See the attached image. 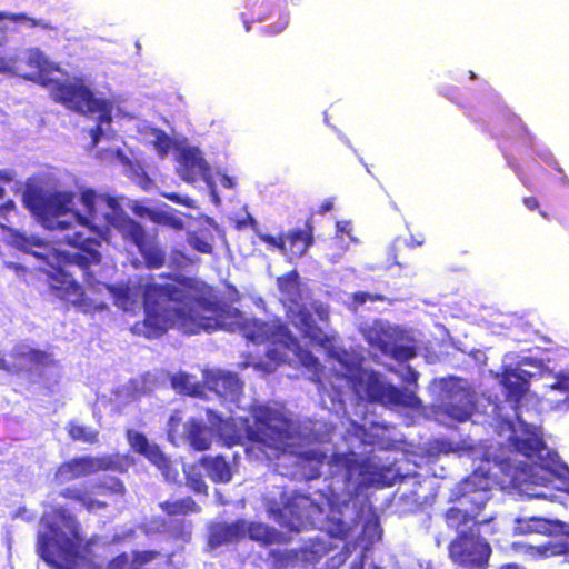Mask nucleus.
I'll use <instances>...</instances> for the list:
<instances>
[{
  "instance_id": "nucleus-49",
  "label": "nucleus",
  "mask_w": 569,
  "mask_h": 569,
  "mask_svg": "<svg viewBox=\"0 0 569 569\" xmlns=\"http://www.w3.org/2000/svg\"><path fill=\"white\" fill-rule=\"evenodd\" d=\"M73 439L82 440L87 443H97L99 440V432L97 430L87 429L84 427L73 426Z\"/></svg>"
},
{
  "instance_id": "nucleus-39",
  "label": "nucleus",
  "mask_w": 569,
  "mask_h": 569,
  "mask_svg": "<svg viewBox=\"0 0 569 569\" xmlns=\"http://www.w3.org/2000/svg\"><path fill=\"white\" fill-rule=\"evenodd\" d=\"M297 550H271L269 552V560L272 569H287L298 560Z\"/></svg>"
},
{
  "instance_id": "nucleus-42",
  "label": "nucleus",
  "mask_w": 569,
  "mask_h": 569,
  "mask_svg": "<svg viewBox=\"0 0 569 569\" xmlns=\"http://www.w3.org/2000/svg\"><path fill=\"white\" fill-rule=\"evenodd\" d=\"M327 531L333 538L346 540L350 536L351 527L342 519L331 517L327 520Z\"/></svg>"
},
{
  "instance_id": "nucleus-30",
  "label": "nucleus",
  "mask_w": 569,
  "mask_h": 569,
  "mask_svg": "<svg viewBox=\"0 0 569 569\" xmlns=\"http://www.w3.org/2000/svg\"><path fill=\"white\" fill-rule=\"evenodd\" d=\"M199 463L214 483H227L232 479L230 465L221 455L214 457L203 456L200 458Z\"/></svg>"
},
{
  "instance_id": "nucleus-44",
  "label": "nucleus",
  "mask_w": 569,
  "mask_h": 569,
  "mask_svg": "<svg viewBox=\"0 0 569 569\" xmlns=\"http://www.w3.org/2000/svg\"><path fill=\"white\" fill-rule=\"evenodd\" d=\"M386 300H387L386 296H383L381 293H369V292H365V291H357V292H353L350 297V307L353 310H357L359 307H361L362 305H365L368 301H370V302L381 301L382 302Z\"/></svg>"
},
{
  "instance_id": "nucleus-54",
  "label": "nucleus",
  "mask_w": 569,
  "mask_h": 569,
  "mask_svg": "<svg viewBox=\"0 0 569 569\" xmlns=\"http://www.w3.org/2000/svg\"><path fill=\"white\" fill-rule=\"evenodd\" d=\"M435 448L438 450V452H443V453L453 451V447H452L451 442L443 440V439L436 440Z\"/></svg>"
},
{
  "instance_id": "nucleus-21",
  "label": "nucleus",
  "mask_w": 569,
  "mask_h": 569,
  "mask_svg": "<svg viewBox=\"0 0 569 569\" xmlns=\"http://www.w3.org/2000/svg\"><path fill=\"white\" fill-rule=\"evenodd\" d=\"M532 375L523 369H505L501 375V385L505 390L506 400L513 403L517 409L529 390Z\"/></svg>"
},
{
  "instance_id": "nucleus-56",
  "label": "nucleus",
  "mask_w": 569,
  "mask_h": 569,
  "mask_svg": "<svg viewBox=\"0 0 569 569\" xmlns=\"http://www.w3.org/2000/svg\"><path fill=\"white\" fill-rule=\"evenodd\" d=\"M335 200L333 198H327L322 201V203L318 208V213L325 214L333 209Z\"/></svg>"
},
{
  "instance_id": "nucleus-61",
  "label": "nucleus",
  "mask_w": 569,
  "mask_h": 569,
  "mask_svg": "<svg viewBox=\"0 0 569 569\" xmlns=\"http://www.w3.org/2000/svg\"><path fill=\"white\" fill-rule=\"evenodd\" d=\"M72 288H73V296H78L81 293V286L79 283H77L74 280H73Z\"/></svg>"
},
{
  "instance_id": "nucleus-6",
  "label": "nucleus",
  "mask_w": 569,
  "mask_h": 569,
  "mask_svg": "<svg viewBox=\"0 0 569 569\" xmlns=\"http://www.w3.org/2000/svg\"><path fill=\"white\" fill-rule=\"evenodd\" d=\"M490 489V480L486 475L475 471L463 481L460 505L463 508L450 507L445 512V520L449 528L458 531H467L468 528H480L482 523L488 522L487 519L478 520L477 516L483 509L488 497L487 491Z\"/></svg>"
},
{
  "instance_id": "nucleus-10",
  "label": "nucleus",
  "mask_w": 569,
  "mask_h": 569,
  "mask_svg": "<svg viewBox=\"0 0 569 569\" xmlns=\"http://www.w3.org/2000/svg\"><path fill=\"white\" fill-rule=\"evenodd\" d=\"M243 8L244 11L240 13V18L248 32L252 23L262 22L272 17L277 18L276 22L261 28L264 36L279 34L289 24L286 0H244Z\"/></svg>"
},
{
  "instance_id": "nucleus-64",
  "label": "nucleus",
  "mask_w": 569,
  "mask_h": 569,
  "mask_svg": "<svg viewBox=\"0 0 569 569\" xmlns=\"http://www.w3.org/2000/svg\"><path fill=\"white\" fill-rule=\"evenodd\" d=\"M539 214L545 218V219H549V214L548 212L543 211V210H539Z\"/></svg>"
},
{
  "instance_id": "nucleus-40",
  "label": "nucleus",
  "mask_w": 569,
  "mask_h": 569,
  "mask_svg": "<svg viewBox=\"0 0 569 569\" xmlns=\"http://www.w3.org/2000/svg\"><path fill=\"white\" fill-rule=\"evenodd\" d=\"M329 548L326 542L321 540H312L308 547L302 549V558L305 561L317 563L326 556Z\"/></svg>"
},
{
  "instance_id": "nucleus-2",
  "label": "nucleus",
  "mask_w": 569,
  "mask_h": 569,
  "mask_svg": "<svg viewBox=\"0 0 569 569\" xmlns=\"http://www.w3.org/2000/svg\"><path fill=\"white\" fill-rule=\"evenodd\" d=\"M176 283L147 282L142 287L144 318L132 332L147 339H158L170 327L187 335L213 331L221 326L222 309L217 302L190 293L193 280L176 277Z\"/></svg>"
},
{
  "instance_id": "nucleus-17",
  "label": "nucleus",
  "mask_w": 569,
  "mask_h": 569,
  "mask_svg": "<svg viewBox=\"0 0 569 569\" xmlns=\"http://www.w3.org/2000/svg\"><path fill=\"white\" fill-rule=\"evenodd\" d=\"M129 466V457L120 452L104 453L96 457L83 456L73 458V477H87L107 471L126 473Z\"/></svg>"
},
{
  "instance_id": "nucleus-37",
  "label": "nucleus",
  "mask_w": 569,
  "mask_h": 569,
  "mask_svg": "<svg viewBox=\"0 0 569 569\" xmlns=\"http://www.w3.org/2000/svg\"><path fill=\"white\" fill-rule=\"evenodd\" d=\"M559 539L547 541L546 543L531 547L535 552L543 558L565 556L569 557V531L559 535Z\"/></svg>"
},
{
  "instance_id": "nucleus-52",
  "label": "nucleus",
  "mask_w": 569,
  "mask_h": 569,
  "mask_svg": "<svg viewBox=\"0 0 569 569\" xmlns=\"http://www.w3.org/2000/svg\"><path fill=\"white\" fill-rule=\"evenodd\" d=\"M190 262L187 254L179 250H173L171 253V263L177 267H184Z\"/></svg>"
},
{
  "instance_id": "nucleus-48",
  "label": "nucleus",
  "mask_w": 569,
  "mask_h": 569,
  "mask_svg": "<svg viewBox=\"0 0 569 569\" xmlns=\"http://www.w3.org/2000/svg\"><path fill=\"white\" fill-rule=\"evenodd\" d=\"M160 553L157 550H141L132 552V565L137 567H142L154 559H157Z\"/></svg>"
},
{
  "instance_id": "nucleus-57",
  "label": "nucleus",
  "mask_w": 569,
  "mask_h": 569,
  "mask_svg": "<svg viewBox=\"0 0 569 569\" xmlns=\"http://www.w3.org/2000/svg\"><path fill=\"white\" fill-rule=\"evenodd\" d=\"M7 267L13 270L19 277L24 276L28 272V269L20 263L9 262Z\"/></svg>"
},
{
  "instance_id": "nucleus-31",
  "label": "nucleus",
  "mask_w": 569,
  "mask_h": 569,
  "mask_svg": "<svg viewBox=\"0 0 569 569\" xmlns=\"http://www.w3.org/2000/svg\"><path fill=\"white\" fill-rule=\"evenodd\" d=\"M247 536L249 539L263 546L283 543L286 541V537L282 532L262 522L248 523L246 521V537Z\"/></svg>"
},
{
  "instance_id": "nucleus-46",
  "label": "nucleus",
  "mask_w": 569,
  "mask_h": 569,
  "mask_svg": "<svg viewBox=\"0 0 569 569\" xmlns=\"http://www.w3.org/2000/svg\"><path fill=\"white\" fill-rule=\"evenodd\" d=\"M189 244L198 252L211 254L213 252L212 244L203 237L192 233L188 238Z\"/></svg>"
},
{
  "instance_id": "nucleus-45",
  "label": "nucleus",
  "mask_w": 569,
  "mask_h": 569,
  "mask_svg": "<svg viewBox=\"0 0 569 569\" xmlns=\"http://www.w3.org/2000/svg\"><path fill=\"white\" fill-rule=\"evenodd\" d=\"M186 485L194 493L208 496V486L200 473H187Z\"/></svg>"
},
{
  "instance_id": "nucleus-53",
  "label": "nucleus",
  "mask_w": 569,
  "mask_h": 569,
  "mask_svg": "<svg viewBox=\"0 0 569 569\" xmlns=\"http://www.w3.org/2000/svg\"><path fill=\"white\" fill-rule=\"evenodd\" d=\"M164 198H167L168 200H170L174 203L183 204L186 207H191V202H192V200L190 198H182L181 196H179L178 193H174V192L164 193Z\"/></svg>"
},
{
  "instance_id": "nucleus-4",
  "label": "nucleus",
  "mask_w": 569,
  "mask_h": 569,
  "mask_svg": "<svg viewBox=\"0 0 569 569\" xmlns=\"http://www.w3.org/2000/svg\"><path fill=\"white\" fill-rule=\"evenodd\" d=\"M9 237L10 246L32 254L51 267L52 270L48 274L50 289L57 298L67 299L71 292V277L66 268L71 264V254L50 247L40 237H27L16 229H9Z\"/></svg>"
},
{
  "instance_id": "nucleus-14",
  "label": "nucleus",
  "mask_w": 569,
  "mask_h": 569,
  "mask_svg": "<svg viewBox=\"0 0 569 569\" xmlns=\"http://www.w3.org/2000/svg\"><path fill=\"white\" fill-rule=\"evenodd\" d=\"M383 355L398 362L413 359L418 355L416 339L406 330L398 327L380 328L376 339L371 341Z\"/></svg>"
},
{
  "instance_id": "nucleus-9",
  "label": "nucleus",
  "mask_w": 569,
  "mask_h": 569,
  "mask_svg": "<svg viewBox=\"0 0 569 569\" xmlns=\"http://www.w3.org/2000/svg\"><path fill=\"white\" fill-rule=\"evenodd\" d=\"M73 110L86 116H97V123L89 130L90 148H94L103 136V123L112 121V104L108 99L97 98L82 79L73 77Z\"/></svg>"
},
{
  "instance_id": "nucleus-22",
  "label": "nucleus",
  "mask_w": 569,
  "mask_h": 569,
  "mask_svg": "<svg viewBox=\"0 0 569 569\" xmlns=\"http://www.w3.org/2000/svg\"><path fill=\"white\" fill-rule=\"evenodd\" d=\"M246 337L256 345L279 342L286 348H290L291 345H297L296 338L291 337L289 331L283 327H276L263 321H254L251 328L248 329Z\"/></svg>"
},
{
  "instance_id": "nucleus-16",
  "label": "nucleus",
  "mask_w": 569,
  "mask_h": 569,
  "mask_svg": "<svg viewBox=\"0 0 569 569\" xmlns=\"http://www.w3.org/2000/svg\"><path fill=\"white\" fill-rule=\"evenodd\" d=\"M126 437L131 449L153 465L161 472L166 481H177L179 477L178 470L157 443L150 442L143 432L133 429L127 430Z\"/></svg>"
},
{
  "instance_id": "nucleus-55",
  "label": "nucleus",
  "mask_w": 569,
  "mask_h": 569,
  "mask_svg": "<svg viewBox=\"0 0 569 569\" xmlns=\"http://www.w3.org/2000/svg\"><path fill=\"white\" fill-rule=\"evenodd\" d=\"M522 203L531 211L539 210L540 207L539 200L536 197H525Z\"/></svg>"
},
{
  "instance_id": "nucleus-63",
  "label": "nucleus",
  "mask_w": 569,
  "mask_h": 569,
  "mask_svg": "<svg viewBox=\"0 0 569 569\" xmlns=\"http://www.w3.org/2000/svg\"><path fill=\"white\" fill-rule=\"evenodd\" d=\"M501 569H519L517 565L509 563L501 567Z\"/></svg>"
},
{
  "instance_id": "nucleus-29",
  "label": "nucleus",
  "mask_w": 569,
  "mask_h": 569,
  "mask_svg": "<svg viewBox=\"0 0 569 569\" xmlns=\"http://www.w3.org/2000/svg\"><path fill=\"white\" fill-rule=\"evenodd\" d=\"M186 440L194 451H206L212 443L211 430L204 422L190 419L186 425Z\"/></svg>"
},
{
  "instance_id": "nucleus-13",
  "label": "nucleus",
  "mask_w": 569,
  "mask_h": 569,
  "mask_svg": "<svg viewBox=\"0 0 569 569\" xmlns=\"http://www.w3.org/2000/svg\"><path fill=\"white\" fill-rule=\"evenodd\" d=\"M451 559L468 568H480L491 555L490 545L480 537L479 528L461 531L449 546Z\"/></svg>"
},
{
  "instance_id": "nucleus-20",
  "label": "nucleus",
  "mask_w": 569,
  "mask_h": 569,
  "mask_svg": "<svg viewBox=\"0 0 569 569\" xmlns=\"http://www.w3.org/2000/svg\"><path fill=\"white\" fill-rule=\"evenodd\" d=\"M569 526L561 520H551L543 517H520L515 521V532L518 535L538 533L547 537L558 538L566 533Z\"/></svg>"
},
{
  "instance_id": "nucleus-47",
  "label": "nucleus",
  "mask_w": 569,
  "mask_h": 569,
  "mask_svg": "<svg viewBox=\"0 0 569 569\" xmlns=\"http://www.w3.org/2000/svg\"><path fill=\"white\" fill-rule=\"evenodd\" d=\"M153 144H154L156 150L158 151V154L162 158V157L167 156L169 150L171 149L172 140L167 133L159 130L156 134Z\"/></svg>"
},
{
  "instance_id": "nucleus-50",
  "label": "nucleus",
  "mask_w": 569,
  "mask_h": 569,
  "mask_svg": "<svg viewBox=\"0 0 569 569\" xmlns=\"http://www.w3.org/2000/svg\"><path fill=\"white\" fill-rule=\"evenodd\" d=\"M258 238L266 244L279 249L282 253L286 248L284 234H280L279 237L268 234V233H258Z\"/></svg>"
},
{
  "instance_id": "nucleus-15",
  "label": "nucleus",
  "mask_w": 569,
  "mask_h": 569,
  "mask_svg": "<svg viewBox=\"0 0 569 569\" xmlns=\"http://www.w3.org/2000/svg\"><path fill=\"white\" fill-rule=\"evenodd\" d=\"M38 545L41 558L52 569H71V538L60 528L49 526Z\"/></svg>"
},
{
  "instance_id": "nucleus-18",
  "label": "nucleus",
  "mask_w": 569,
  "mask_h": 569,
  "mask_svg": "<svg viewBox=\"0 0 569 569\" xmlns=\"http://www.w3.org/2000/svg\"><path fill=\"white\" fill-rule=\"evenodd\" d=\"M365 391L368 401L371 403L413 407L418 402V398L413 393L383 382L376 373L368 377Z\"/></svg>"
},
{
  "instance_id": "nucleus-27",
  "label": "nucleus",
  "mask_w": 569,
  "mask_h": 569,
  "mask_svg": "<svg viewBox=\"0 0 569 569\" xmlns=\"http://www.w3.org/2000/svg\"><path fill=\"white\" fill-rule=\"evenodd\" d=\"M7 22L28 23L31 28L40 27L42 29L50 28V24L42 20L29 17L24 12H7L0 11V47L8 41L9 27ZM10 67L9 60L0 54V71H6Z\"/></svg>"
},
{
  "instance_id": "nucleus-19",
  "label": "nucleus",
  "mask_w": 569,
  "mask_h": 569,
  "mask_svg": "<svg viewBox=\"0 0 569 569\" xmlns=\"http://www.w3.org/2000/svg\"><path fill=\"white\" fill-rule=\"evenodd\" d=\"M126 486L116 477H109L103 480L96 482L90 490H79L73 492V499L81 502L87 509H103L108 505L107 502L99 501L93 498L94 495L99 496H124Z\"/></svg>"
},
{
  "instance_id": "nucleus-41",
  "label": "nucleus",
  "mask_w": 569,
  "mask_h": 569,
  "mask_svg": "<svg viewBox=\"0 0 569 569\" xmlns=\"http://www.w3.org/2000/svg\"><path fill=\"white\" fill-rule=\"evenodd\" d=\"M114 298V303L124 311L133 309L136 305L134 295L130 287H119L111 289Z\"/></svg>"
},
{
  "instance_id": "nucleus-59",
  "label": "nucleus",
  "mask_w": 569,
  "mask_h": 569,
  "mask_svg": "<svg viewBox=\"0 0 569 569\" xmlns=\"http://www.w3.org/2000/svg\"><path fill=\"white\" fill-rule=\"evenodd\" d=\"M13 179H14V176H13L12 171L0 169V181L1 182H11V181H13Z\"/></svg>"
},
{
  "instance_id": "nucleus-43",
  "label": "nucleus",
  "mask_w": 569,
  "mask_h": 569,
  "mask_svg": "<svg viewBox=\"0 0 569 569\" xmlns=\"http://www.w3.org/2000/svg\"><path fill=\"white\" fill-rule=\"evenodd\" d=\"M131 211L140 218H149L154 223H162L168 219L163 212L152 210L140 202H134L131 206Z\"/></svg>"
},
{
  "instance_id": "nucleus-3",
  "label": "nucleus",
  "mask_w": 569,
  "mask_h": 569,
  "mask_svg": "<svg viewBox=\"0 0 569 569\" xmlns=\"http://www.w3.org/2000/svg\"><path fill=\"white\" fill-rule=\"evenodd\" d=\"M221 437L227 447L244 445L247 441V453L268 461L287 455L297 456L299 462L313 465L318 469L326 459V455L320 450L298 452L301 440L299 427L291 418L267 406L253 409L252 423L246 420L243 435L226 425L221 429Z\"/></svg>"
},
{
  "instance_id": "nucleus-35",
  "label": "nucleus",
  "mask_w": 569,
  "mask_h": 569,
  "mask_svg": "<svg viewBox=\"0 0 569 569\" xmlns=\"http://www.w3.org/2000/svg\"><path fill=\"white\" fill-rule=\"evenodd\" d=\"M159 508L169 517L199 513L201 507L191 497H183L177 500H166L159 503Z\"/></svg>"
},
{
  "instance_id": "nucleus-24",
  "label": "nucleus",
  "mask_w": 569,
  "mask_h": 569,
  "mask_svg": "<svg viewBox=\"0 0 569 569\" xmlns=\"http://www.w3.org/2000/svg\"><path fill=\"white\" fill-rule=\"evenodd\" d=\"M290 319L305 338L320 346H325L329 341V336L316 323L311 311L306 306L298 305Z\"/></svg>"
},
{
  "instance_id": "nucleus-23",
  "label": "nucleus",
  "mask_w": 569,
  "mask_h": 569,
  "mask_svg": "<svg viewBox=\"0 0 569 569\" xmlns=\"http://www.w3.org/2000/svg\"><path fill=\"white\" fill-rule=\"evenodd\" d=\"M246 538V520L238 519L231 523L216 522L210 526L208 543L211 548L238 542Z\"/></svg>"
},
{
  "instance_id": "nucleus-25",
  "label": "nucleus",
  "mask_w": 569,
  "mask_h": 569,
  "mask_svg": "<svg viewBox=\"0 0 569 569\" xmlns=\"http://www.w3.org/2000/svg\"><path fill=\"white\" fill-rule=\"evenodd\" d=\"M284 240L283 254L291 259L305 256L315 241L311 219L306 220L303 229H293L286 233Z\"/></svg>"
},
{
  "instance_id": "nucleus-26",
  "label": "nucleus",
  "mask_w": 569,
  "mask_h": 569,
  "mask_svg": "<svg viewBox=\"0 0 569 569\" xmlns=\"http://www.w3.org/2000/svg\"><path fill=\"white\" fill-rule=\"evenodd\" d=\"M204 382L207 388L219 397L230 399L238 397L243 387L238 375L228 371L212 372L206 377Z\"/></svg>"
},
{
  "instance_id": "nucleus-51",
  "label": "nucleus",
  "mask_w": 569,
  "mask_h": 569,
  "mask_svg": "<svg viewBox=\"0 0 569 569\" xmlns=\"http://www.w3.org/2000/svg\"><path fill=\"white\" fill-rule=\"evenodd\" d=\"M506 158H507L509 167L517 173V176L521 179L522 183L528 189H532V183L528 179H526L521 176L520 166H519L518 161L515 158L510 157L509 154L506 156Z\"/></svg>"
},
{
  "instance_id": "nucleus-38",
  "label": "nucleus",
  "mask_w": 569,
  "mask_h": 569,
  "mask_svg": "<svg viewBox=\"0 0 569 569\" xmlns=\"http://www.w3.org/2000/svg\"><path fill=\"white\" fill-rule=\"evenodd\" d=\"M550 398L549 401L556 406L569 402V377L558 376L556 381L548 386Z\"/></svg>"
},
{
  "instance_id": "nucleus-62",
  "label": "nucleus",
  "mask_w": 569,
  "mask_h": 569,
  "mask_svg": "<svg viewBox=\"0 0 569 569\" xmlns=\"http://www.w3.org/2000/svg\"><path fill=\"white\" fill-rule=\"evenodd\" d=\"M351 569H365L363 562L360 560L358 562L352 563Z\"/></svg>"
},
{
  "instance_id": "nucleus-7",
  "label": "nucleus",
  "mask_w": 569,
  "mask_h": 569,
  "mask_svg": "<svg viewBox=\"0 0 569 569\" xmlns=\"http://www.w3.org/2000/svg\"><path fill=\"white\" fill-rule=\"evenodd\" d=\"M23 203L43 227L52 229L56 219L71 210V192L58 191L39 182L28 183Z\"/></svg>"
},
{
  "instance_id": "nucleus-11",
  "label": "nucleus",
  "mask_w": 569,
  "mask_h": 569,
  "mask_svg": "<svg viewBox=\"0 0 569 569\" xmlns=\"http://www.w3.org/2000/svg\"><path fill=\"white\" fill-rule=\"evenodd\" d=\"M11 361L0 356V370L9 375H27L29 378L40 377L42 370L56 365L51 353L27 345H16L9 353Z\"/></svg>"
},
{
  "instance_id": "nucleus-28",
  "label": "nucleus",
  "mask_w": 569,
  "mask_h": 569,
  "mask_svg": "<svg viewBox=\"0 0 569 569\" xmlns=\"http://www.w3.org/2000/svg\"><path fill=\"white\" fill-rule=\"evenodd\" d=\"M210 168L197 149H183L180 153V176L187 182L207 178Z\"/></svg>"
},
{
  "instance_id": "nucleus-60",
  "label": "nucleus",
  "mask_w": 569,
  "mask_h": 569,
  "mask_svg": "<svg viewBox=\"0 0 569 569\" xmlns=\"http://www.w3.org/2000/svg\"><path fill=\"white\" fill-rule=\"evenodd\" d=\"M316 311L319 315L321 320L328 321L329 313H328V310L326 308H323L322 306H319V307L316 308Z\"/></svg>"
},
{
  "instance_id": "nucleus-33",
  "label": "nucleus",
  "mask_w": 569,
  "mask_h": 569,
  "mask_svg": "<svg viewBox=\"0 0 569 569\" xmlns=\"http://www.w3.org/2000/svg\"><path fill=\"white\" fill-rule=\"evenodd\" d=\"M277 287L283 300L298 305L301 298L300 276L293 269L277 278Z\"/></svg>"
},
{
  "instance_id": "nucleus-12",
  "label": "nucleus",
  "mask_w": 569,
  "mask_h": 569,
  "mask_svg": "<svg viewBox=\"0 0 569 569\" xmlns=\"http://www.w3.org/2000/svg\"><path fill=\"white\" fill-rule=\"evenodd\" d=\"M442 392L445 396L442 402L443 412L459 421H467L477 409V393L459 377H449L442 380Z\"/></svg>"
},
{
  "instance_id": "nucleus-5",
  "label": "nucleus",
  "mask_w": 569,
  "mask_h": 569,
  "mask_svg": "<svg viewBox=\"0 0 569 569\" xmlns=\"http://www.w3.org/2000/svg\"><path fill=\"white\" fill-rule=\"evenodd\" d=\"M17 69L24 79L49 87L54 101L71 108V82L68 73L50 62L40 49H28Z\"/></svg>"
},
{
  "instance_id": "nucleus-34",
  "label": "nucleus",
  "mask_w": 569,
  "mask_h": 569,
  "mask_svg": "<svg viewBox=\"0 0 569 569\" xmlns=\"http://www.w3.org/2000/svg\"><path fill=\"white\" fill-rule=\"evenodd\" d=\"M502 136L508 140L519 138L529 146L532 142V136L527 126L516 113H510L502 120Z\"/></svg>"
},
{
  "instance_id": "nucleus-8",
  "label": "nucleus",
  "mask_w": 569,
  "mask_h": 569,
  "mask_svg": "<svg viewBox=\"0 0 569 569\" xmlns=\"http://www.w3.org/2000/svg\"><path fill=\"white\" fill-rule=\"evenodd\" d=\"M333 476L341 477L346 485L351 483L357 477L368 486H391V481L385 480V472H390L387 467H379L369 459L359 460L353 451L333 453L329 461Z\"/></svg>"
},
{
  "instance_id": "nucleus-36",
  "label": "nucleus",
  "mask_w": 569,
  "mask_h": 569,
  "mask_svg": "<svg viewBox=\"0 0 569 569\" xmlns=\"http://www.w3.org/2000/svg\"><path fill=\"white\" fill-rule=\"evenodd\" d=\"M281 518L280 523L291 530H299L303 525V519L307 518L303 510L300 508L297 499L288 500L282 508L278 510Z\"/></svg>"
},
{
  "instance_id": "nucleus-1",
  "label": "nucleus",
  "mask_w": 569,
  "mask_h": 569,
  "mask_svg": "<svg viewBox=\"0 0 569 569\" xmlns=\"http://www.w3.org/2000/svg\"><path fill=\"white\" fill-rule=\"evenodd\" d=\"M73 219L88 229L87 236L82 231L73 233V248L77 249L73 252V264L83 270L88 283L94 281L90 267L101 262L99 248L110 226L117 229L124 241L137 248L148 269H160L166 263L167 254L158 242L157 233L148 232L139 221L129 217L112 196L81 188L79 208H73Z\"/></svg>"
},
{
  "instance_id": "nucleus-32",
  "label": "nucleus",
  "mask_w": 569,
  "mask_h": 569,
  "mask_svg": "<svg viewBox=\"0 0 569 569\" xmlns=\"http://www.w3.org/2000/svg\"><path fill=\"white\" fill-rule=\"evenodd\" d=\"M508 440L515 451L527 458L539 456L546 448L542 438L533 431H527L525 437L510 436Z\"/></svg>"
},
{
  "instance_id": "nucleus-58",
  "label": "nucleus",
  "mask_w": 569,
  "mask_h": 569,
  "mask_svg": "<svg viewBox=\"0 0 569 569\" xmlns=\"http://www.w3.org/2000/svg\"><path fill=\"white\" fill-rule=\"evenodd\" d=\"M16 209V203L12 199H8L3 203L0 204V212L7 213L13 211Z\"/></svg>"
}]
</instances>
